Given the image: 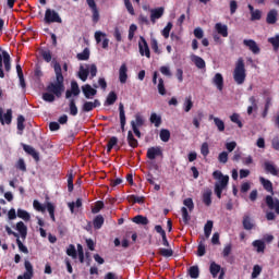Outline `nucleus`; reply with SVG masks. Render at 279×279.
Wrapping results in <instances>:
<instances>
[{"mask_svg":"<svg viewBox=\"0 0 279 279\" xmlns=\"http://www.w3.org/2000/svg\"><path fill=\"white\" fill-rule=\"evenodd\" d=\"M56 83H49L46 87L48 93H44L41 99L47 101L48 104H53L56 101V97H62V93H64V75H62V65L59 62H53Z\"/></svg>","mask_w":279,"mask_h":279,"instance_id":"1","label":"nucleus"},{"mask_svg":"<svg viewBox=\"0 0 279 279\" xmlns=\"http://www.w3.org/2000/svg\"><path fill=\"white\" fill-rule=\"evenodd\" d=\"M214 180H218L214 186V193L218 199H221V194L228 189V183L230 182L229 175H223L219 170L213 172Z\"/></svg>","mask_w":279,"mask_h":279,"instance_id":"2","label":"nucleus"},{"mask_svg":"<svg viewBox=\"0 0 279 279\" xmlns=\"http://www.w3.org/2000/svg\"><path fill=\"white\" fill-rule=\"evenodd\" d=\"M245 77H247V73L245 72V60L240 57L235 62V68L233 70V80L235 84L241 86V84H245Z\"/></svg>","mask_w":279,"mask_h":279,"instance_id":"3","label":"nucleus"},{"mask_svg":"<svg viewBox=\"0 0 279 279\" xmlns=\"http://www.w3.org/2000/svg\"><path fill=\"white\" fill-rule=\"evenodd\" d=\"M183 206L181 208V213H182V219L183 222L186 225H189V221H191V215H189V213H193V210H195V203H193V198L187 197L183 201Z\"/></svg>","mask_w":279,"mask_h":279,"instance_id":"4","label":"nucleus"},{"mask_svg":"<svg viewBox=\"0 0 279 279\" xmlns=\"http://www.w3.org/2000/svg\"><path fill=\"white\" fill-rule=\"evenodd\" d=\"M45 23L50 25V23H62V17L56 12V10L47 9L44 17Z\"/></svg>","mask_w":279,"mask_h":279,"instance_id":"5","label":"nucleus"},{"mask_svg":"<svg viewBox=\"0 0 279 279\" xmlns=\"http://www.w3.org/2000/svg\"><path fill=\"white\" fill-rule=\"evenodd\" d=\"M162 147L160 146L149 147L146 153V158H148V160H156V158H162Z\"/></svg>","mask_w":279,"mask_h":279,"instance_id":"6","label":"nucleus"},{"mask_svg":"<svg viewBox=\"0 0 279 279\" xmlns=\"http://www.w3.org/2000/svg\"><path fill=\"white\" fill-rule=\"evenodd\" d=\"M140 56H146L147 58H151V51L149 50V45L147 44V39L141 36L138 41Z\"/></svg>","mask_w":279,"mask_h":279,"instance_id":"7","label":"nucleus"},{"mask_svg":"<svg viewBox=\"0 0 279 279\" xmlns=\"http://www.w3.org/2000/svg\"><path fill=\"white\" fill-rule=\"evenodd\" d=\"M88 8L92 10V21L94 24L99 23V9L97 8V2L95 0H86Z\"/></svg>","mask_w":279,"mask_h":279,"instance_id":"8","label":"nucleus"},{"mask_svg":"<svg viewBox=\"0 0 279 279\" xmlns=\"http://www.w3.org/2000/svg\"><path fill=\"white\" fill-rule=\"evenodd\" d=\"M266 206H268L269 210H275L276 215H279V199L274 198L271 195H267L265 197Z\"/></svg>","mask_w":279,"mask_h":279,"instance_id":"9","label":"nucleus"},{"mask_svg":"<svg viewBox=\"0 0 279 279\" xmlns=\"http://www.w3.org/2000/svg\"><path fill=\"white\" fill-rule=\"evenodd\" d=\"M26 271L23 275L17 276V279H33L34 278V266L29 260L24 262Z\"/></svg>","mask_w":279,"mask_h":279,"instance_id":"10","label":"nucleus"},{"mask_svg":"<svg viewBox=\"0 0 279 279\" xmlns=\"http://www.w3.org/2000/svg\"><path fill=\"white\" fill-rule=\"evenodd\" d=\"M243 45L254 53V56H258L260 53V47H258V44L254 39H244Z\"/></svg>","mask_w":279,"mask_h":279,"instance_id":"11","label":"nucleus"},{"mask_svg":"<svg viewBox=\"0 0 279 279\" xmlns=\"http://www.w3.org/2000/svg\"><path fill=\"white\" fill-rule=\"evenodd\" d=\"M0 123L1 125H10L12 123V109H8L3 114V109L0 108Z\"/></svg>","mask_w":279,"mask_h":279,"instance_id":"12","label":"nucleus"},{"mask_svg":"<svg viewBox=\"0 0 279 279\" xmlns=\"http://www.w3.org/2000/svg\"><path fill=\"white\" fill-rule=\"evenodd\" d=\"M82 92L86 99H93L97 95V89L93 88L89 84L83 85Z\"/></svg>","mask_w":279,"mask_h":279,"instance_id":"13","label":"nucleus"},{"mask_svg":"<svg viewBox=\"0 0 279 279\" xmlns=\"http://www.w3.org/2000/svg\"><path fill=\"white\" fill-rule=\"evenodd\" d=\"M23 149L26 154H28V156H32L36 162L40 160V154L36 151L35 147L24 144Z\"/></svg>","mask_w":279,"mask_h":279,"instance_id":"14","label":"nucleus"},{"mask_svg":"<svg viewBox=\"0 0 279 279\" xmlns=\"http://www.w3.org/2000/svg\"><path fill=\"white\" fill-rule=\"evenodd\" d=\"M165 14V8L160 7L157 9L150 10V21L151 23H156L158 19H162V15Z\"/></svg>","mask_w":279,"mask_h":279,"instance_id":"15","label":"nucleus"},{"mask_svg":"<svg viewBox=\"0 0 279 279\" xmlns=\"http://www.w3.org/2000/svg\"><path fill=\"white\" fill-rule=\"evenodd\" d=\"M266 23L268 25H276L278 23V10L272 9L267 13Z\"/></svg>","mask_w":279,"mask_h":279,"instance_id":"16","label":"nucleus"},{"mask_svg":"<svg viewBox=\"0 0 279 279\" xmlns=\"http://www.w3.org/2000/svg\"><path fill=\"white\" fill-rule=\"evenodd\" d=\"M119 114H120L121 130L122 132H125L126 118H125V108L123 107V102L119 104Z\"/></svg>","mask_w":279,"mask_h":279,"instance_id":"17","label":"nucleus"},{"mask_svg":"<svg viewBox=\"0 0 279 279\" xmlns=\"http://www.w3.org/2000/svg\"><path fill=\"white\" fill-rule=\"evenodd\" d=\"M209 121H214L218 132H226V123L220 118H215V116H209Z\"/></svg>","mask_w":279,"mask_h":279,"instance_id":"18","label":"nucleus"},{"mask_svg":"<svg viewBox=\"0 0 279 279\" xmlns=\"http://www.w3.org/2000/svg\"><path fill=\"white\" fill-rule=\"evenodd\" d=\"M119 144V138L117 136H112L110 137V140L107 143V154H110V151H112V149H117V151H119V149H121V147L117 146Z\"/></svg>","mask_w":279,"mask_h":279,"instance_id":"19","label":"nucleus"},{"mask_svg":"<svg viewBox=\"0 0 279 279\" xmlns=\"http://www.w3.org/2000/svg\"><path fill=\"white\" fill-rule=\"evenodd\" d=\"M119 80L120 84H125V82H128V65L125 63H122L119 69Z\"/></svg>","mask_w":279,"mask_h":279,"instance_id":"20","label":"nucleus"},{"mask_svg":"<svg viewBox=\"0 0 279 279\" xmlns=\"http://www.w3.org/2000/svg\"><path fill=\"white\" fill-rule=\"evenodd\" d=\"M155 230L158 234H160L162 239V245H165V247H169V240H167V232L165 231V229H162V226L160 225L155 226Z\"/></svg>","mask_w":279,"mask_h":279,"instance_id":"21","label":"nucleus"},{"mask_svg":"<svg viewBox=\"0 0 279 279\" xmlns=\"http://www.w3.org/2000/svg\"><path fill=\"white\" fill-rule=\"evenodd\" d=\"M215 29L217 34L222 36V38H228V25L222 24V23H216Z\"/></svg>","mask_w":279,"mask_h":279,"instance_id":"22","label":"nucleus"},{"mask_svg":"<svg viewBox=\"0 0 279 279\" xmlns=\"http://www.w3.org/2000/svg\"><path fill=\"white\" fill-rule=\"evenodd\" d=\"M203 204H205V206H210L213 204V190L206 189L203 192Z\"/></svg>","mask_w":279,"mask_h":279,"instance_id":"23","label":"nucleus"},{"mask_svg":"<svg viewBox=\"0 0 279 279\" xmlns=\"http://www.w3.org/2000/svg\"><path fill=\"white\" fill-rule=\"evenodd\" d=\"M259 182L264 186L265 191H267V193H271V195H274V183H271V181L260 177Z\"/></svg>","mask_w":279,"mask_h":279,"instance_id":"24","label":"nucleus"},{"mask_svg":"<svg viewBox=\"0 0 279 279\" xmlns=\"http://www.w3.org/2000/svg\"><path fill=\"white\" fill-rule=\"evenodd\" d=\"M264 169L266 171V173H270V175H278V168H276V165L269 162V161H265L264 162Z\"/></svg>","mask_w":279,"mask_h":279,"instance_id":"25","label":"nucleus"},{"mask_svg":"<svg viewBox=\"0 0 279 279\" xmlns=\"http://www.w3.org/2000/svg\"><path fill=\"white\" fill-rule=\"evenodd\" d=\"M16 230L20 232L21 239L25 240L27 239V226H25L24 221H19L16 223Z\"/></svg>","mask_w":279,"mask_h":279,"instance_id":"26","label":"nucleus"},{"mask_svg":"<svg viewBox=\"0 0 279 279\" xmlns=\"http://www.w3.org/2000/svg\"><path fill=\"white\" fill-rule=\"evenodd\" d=\"M213 84H215L216 88L219 90H223V75H221V73H216L213 78Z\"/></svg>","mask_w":279,"mask_h":279,"instance_id":"27","label":"nucleus"},{"mask_svg":"<svg viewBox=\"0 0 279 279\" xmlns=\"http://www.w3.org/2000/svg\"><path fill=\"white\" fill-rule=\"evenodd\" d=\"M191 60H192V62H194V64L197 69H206V61H204L202 59V57L192 54Z\"/></svg>","mask_w":279,"mask_h":279,"instance_id":"28","label":"nucleus"},{"mask_svg":"<svg viewBox=\"0 0 279 279\" xmlns=\"http://www.w3.org/2000/svg\"><path fill=\"white\" fill-rule=\"evenodd\" d=\"M223 268H221V265L215 263V262H211L210 263V266H209V271L213 276V278H217V276H219L220 271L222 270Z\"/></svg>","mask_w":279,"mask_h":279,"instance_id":"29","label":"nucleus"},{"mask_svg":"<svg viewBox=\"0 0 279 279\" xmlns=\"http://www.w3.org/2000/svg\"><path fill=\"white\" fill-rule=\"evenodd\" d=\"M242 225L244 230H254V222L252 221V217L250 215H244Z\"/></svg>","mask_w":279,"mask_h":279,"instance_id":"30","label":"nucleus"},{"mask_svg":"<svg viewBox=\"0 0 279 279\" xmlns=\"http://www.w3.org/2000/svg\"><path fill=\"white\" fill-rule=\"evenodd\" d=\"M133 223H136L137 226H147L149 223V219L143 215H137L133 217L132 219Z\"/></svg>","mask_w":279,"mask_h":279,"instance_id":"31","label":"nucleus"},{"mask_svg":"<svg viewBox=\"0 0 279 279\" xmlns=\"http://www.w3.org/2000/svg\"><path fill=\"white\" fill-rule=\"evenodd\" d=\"M126 141L132 149H136V147H138V140L134 138V133H132V131L128 132Z\"/></svg>","mask_w":279,"mask_h":279,"instance_id":"32","label":"nucleus"},{"mask_svg":"<svg viewBox=\"0 0 279 279\" xmlns=\"http://www.w3.org/2000/svg\"><path fill=\"white\" fill-rule=\"evenodd\" d=\"M2 56H3L4 71H7V73H10L12 69V64L10 63V53H8V51H2Z\"/></svg>","mask_w":279,"mask_h":279,"instance_id":"33","label":"nucleus"},{"mask_svg":"<svg viewBox=\"0 0 279 279\" xmlns=\"http://www.w3.org/2000/svg\"><path fill=\"white\" fill-rule=\"evenodd\" d=\"M88 75H90V71L88 70V68H84L83 65L80 66L78 70V77L82 82H86V80H88Z\"/></svg>","mask_w":279,"mask_h":279,"instance_id":"34","label":"nucleus"},{"mask_svg":"<svg viewBox=\"0 0 279 279\" xmlns=\"http://www.w3.org/2000/svg\"><path fill=\"white\" fill-rule=\"evenodd\" d=\"M118 98L119 97L117 96V93L110 92L105 101V106H114V104H117Z\"/></svg>","mask_w":279,"mask_h":279,"instance_id":"35","label":"nucleus"},{"mask_svg":"<svg viewBox=\"0 0 279 279\" xmlns=\"http://www.w3.org/2000/svg\"><path fill=\"white\" fill-rule=\"evenodd\" d=\"M104 216L101 215H98L94 218V221H93V226L95 228V230H101V227L104 226Z\"/></svg>","mask_w":279,"mask_h":279,"instance_id":"36","label":"nucleus"},{"mask_svg":"<svg viewBox=\"0 0 279 279\" xmlns=\"http://www.w3.org/2000/svg\"><path fill=\"white\" fill-rule=\"evenodd\" d=\"M159 138L162 143H169V138H171V132L167 129H162L159 133Z\"/></svg>","mask_w":279,"mask_h":279,"instance_id":"37","label":"nucleus"},{"mask_svg":"<svg viewBox=\"0 0 279 279\" xmlns=\"http://www.w3.org/2000/svg\"><path fill=\"white\" fill-rule=\"evenodd\" d=\"M150 123L155 124V128H160L162 124V118L160 116H157L156 113L150 114L149 119Z\"/></svg>","mask_w":279,"mask_h":279,"instance_id":"38","label":"nucleus"},{"mask_svg":"<svg viewBox=\"0 0 279 279\" xmlns=\"http://www.w3.org/2000/svg\"><path fill=\"white\" fill-rule=\"evenodd\" d=\"M253 247H256V252L260 254V252H265V242L263 240H255L252 243Z\"/></svg>","mask_w":279,"mask_h":279,"instance_id":"39","label":"nucleus"},{"mask_svg":"<svg viewBox=\"0 0 279 279\" xmlns=\"http://www.w3.org/2000/svg\"><path fill=\"white\" fill-rule=\"evenodd\" d=\"M128 199L132 204H145V196L129 195Z\"/></svg>","mask_w":279,"mask_h":279,"instance_id":"40","label":"nucleus"},{"mask_svg":"<svg viewBox=\"0 0 279 279\" xmlns=\"http://www.w3.org/2000/svg\"><path fill=\"white\" fill-rule=\"evenodd\" d=\"M69 108H70V114L71 117H77V105L75 104V99H70L69 102Z\"/></svg>","mask_w":279,"mask_h":279,"instance_id":"41","label":"nucleus"},{"mask_svg":"<svg viewBox=\"0 0 279 279\" xmlns=\"http://www.w3.org/2000/svg\"><path fill=\"white\" fill-rule=\"evenodd\" d=\"M213 226H214L213 220H208V221L205 223L204 232H205L206 239H208V238L210 236V234H213Z\"/></svg>","mask_w":279,"mask_h":279,"instance_id":"42","label":"nucleus"},{"mask_svg":"<svg viewBox=\"0 0 279 279\" xmlns=\"http://www.w3.org/2000/svg\"><path fill=\"white\" fill-rule=\"evenodd\" d=\"M17 217L20 219H23V221H29V219H32L29 213H27V210L24 209H17Z\"/></svg>","mask_w":279,"mask_h":279,"instance_id":"43","label":"nucleus"},{"mask_svg":"<svg viewBox=\"0 0 279 279\" xmlns=\"http://www.w3.org/2000/svg\"><path fill=\"white\" fill-rule=\"evenodd\" d=\"M268 43L272 45L274 51L279 50V35H276L275 37L268 38Z\"/></svg>","mask_w":279,"mask_h":279,"instance_id":"44","label":"nucleus"},{"mask_svg":"<svg viewBox=\"0 0 279 279\" xmlns=\"http://www.w3.org/2000/svg\"><path fill=\"white\" fill-rule=\"evenodd\" d=\"M46 209L49 213L50 219L56 221V206H53L51 203H47Z\"/></svg>","mask_w":279,"mask_h":279,"instance_id":"45","label":"nucleus"},{"mask_svg":"<svg viewBox=\"0 0 279 279\" xmlns=\"http://www.w3.org/2000/svg\"><path fill=\"white\" fill-rule=\"evenodd\" d=\"M189 274H190V277L193 279L199 278V267L197 266L190 267Z\"/></svg>","mask_w":279,"mask_h":279,"instance_id":"46","label":"nucleus"},{"mask_svg":"<svg viewBox=\"0 0 279 279\" xmlns=\"http://www.w3.org/2000/svg\"><path fill=\"white\" fill-rule=\"evenodd\" d=\"M77 60H88L90 58V50L85 48L83 52L76 54Z\"/></svg>","mask_w":279,"mask_h":279,"instance_id":"47","label":"nucleus"},{"mask_svg":"<svg viewBox=\"0 0 279 279\" xmlns=\"http://www.w3.org/2000/svg\"><path fill=\"white\" fill-rule=\"evenodd\" d=\"M71 92L74 97H77L81 93L80 90V85L77 84V81H72L71 82Z\"/></svg>","mask_w":279,"mask_h":279,"instance_id":"48","label":"nucleus"},{"mask_svg":"<svg viewBox=\"0 0 279 279\" xmlns=\"http://www.w3.org/2000/svg\"><path fill=\"white\" fill-rule=\"evenodd\" d=\"M71 213H75V207L76 208H82V198H77L76 202H72L68 204Z\"/></svg>","mask_w":279,"mask_h":279,"instance_id":"49","label":"nucleus"},{"mask_svg":"<svg viewBox=\"0 0 279 279\" xmlns=\"http://www.w3.org/2000/svg\"><path fill=\"white\" fill-rule=\"evenodd\" d=\"M66 255L71 256L72 258H77V250H75V245H69V247L66 248Z\"/></svg>","mask_w":279,"mask_h":279,"instance_id":"50","label":"nucleus"},{"mask_svg":"<svg viewBox=\"0 0 279 279\" xmlns=\"http://www.w3.org/2000/svg\"><path fill=\"white\" fill-rule=\"evenodd\" d=\"M33 208L37 210V213H45V210H47V207L36 199L33 202Z\"/></svg>","mask_w":279,"mask_h":279,"instance_id":"51","label":"nucleus"},{"mask_svg":"<svg viewBox=\"0 0 279 279\" xmlns=\"http://www.w3.org/2000/svg\"><path fill=\"white\" fill-rule=\"evenodd\" d=\"M171 29H173V24L171 22H168V24L161 32L163 38H169V34H171Z\"/></svg>","mask_w":279,"mask_h":279,"instance_id":"52","label":"nucleus"},{"mask_svg":"<svg viewBox=\"0 0 279 279\" xmlns=\"http://www.w3.org/2000/svg\"><path fill=\"white\" fill-rule=\"evenodd\" d=\"M136 128H143L145 125V119H143V116L141 113L135 114V120H133Z\"/></svg>","mask_w":279,"mask_h":279,"instance_id":"53","label":"nucleus"},{"mask_svg":"<svg viewBox=\"0 0 279 279\" xmlns=\"http://www.w3.org/2000/svg\"><path fill=\"white\" fill-rule=\"evenodd\" d=\"M263 19V12L258 9L251 13V21H260Z\"/></svg>","mask_w":279,"mask_h":279,"instance_id":"54","label":"nucleus"},{"mask_svg":"<svg viewBox=\"0 0 279 279\" xmlns=\"http://www.w3.org/2000/svg\"><path fill=\"white\" fill-rule=\"evenodd\" d=\"M157 88H158L159 95H162V96L167 95V89L165 88V80L159 78Z\"/></svg>","mask_w":279,"mask_h":279,"instance_id":"55","label":"nucleus"},{"mask_svg":"<svg viewBox=\"0 0 279 279\" xmlns=\"http://www.w3.org/2000/svg\"><path fill=\"white\" fill-rule=\"evenodd\" d=\"M92 110H95V107L93 106V101H85L82 106V111L92 112Z\"/></svg>","mask_w":279,"mask_h":279,"instance_id":"56","label":"nucleus"},{"mask_svg":"<svg viewBox=\"0 0 279 279\" xmlns=\"http://www.w3.org/2000/svg\"><path fill=\"white\" fill-rule=\"evenodd\" d=\"M150 47L155 53L160 56L161 51L160 48H158V40H156V38L150 39Z\"/></svg>","mask_w":279,"mask_h":279,"instance_id":"57","label":"nucleus"},{"mask_svg":"<svg viewBox=\"0 0 279 279\" xmlns=\"http://www.w3.org/2000/svg\"><path fill=\"white\" fill-rule=\"evenodd\" d=\"M159 254L165 256V258H171L173 256V250L171 248H160Z\"/></svg>","mask_w":279,"mask_h":279,"instance_id":"58","label":"nucleus"},{"mask_svg":"<svg viewBox=\"0 0 279 279\" xmlns=\"http://www.w3.org/2000/svg\"><path fill=\"white\" fill-rule=\"evenodd\" d=\"M17 130L20 132H23V130H25V117L23 116L17 117Z\"/></svg>","mask_w":279,"mask_h":279,"instance_id":"59","label":"nucleus"},{"mask_svg":"<svg viewBox=\"0 0 279 279\" xmlns=\"http://www.w3.org/2000/svg\"><path fill=\"white\" fill-rule=\"evenodd\" d=\"M192 108H193V100L191 99V97L185 98L184 112H191Z\"/></svg>","mask_w":279,"mask_h":279,"instance_id":"60","label":"nucleus"},{"mask_svg":"<svg viewBox=\"0 0 279 279\" xmlns=\"http://www.w3.org/2000/svg\"><path fill=\"white\" fill-rule=\"evenodd\" d=\"M201 154L202 156H204V158H206V156H208V154H210V149L208 147V143L204 142L201 146Z\"/></svg>","mask_w":279,"mask_h":279,"instance_id":"61","label":"nucleus"},{"mask_svg":"<svg viewBox=\"0 0 279 279\" xmlns=\"http://www.w3.org/2000/svg\"><path fill=\"white\" fill-rule=\"evenodd\" d=\"M73 189H74V185H73V172L71 171L68 175V191L69 193H73Z\"/></svg>","mask_w":279,"mask_h":279,"instance_id":"62","label":"nucleus"},{"mask_svg":"<svg viewBox=\"0 0 279 279\" xmlns=\"http://www.w3.org/2000/svg\"><path fill=\"white\" fill-rule=\"evenodd\" d=\"M102 208H104V202L102 201H98V202H96L95 207L92 208V213L94 215H97V213H99Z\"/></svg>","mask_w":279,"mask_h":279,"instance_id":"63","label":"nucleus"},{"mask_svg":"<svg viewBox=\"0 0 279 279\" xmlns=\"http://www.w3.org/2000/svg\"><path fill=\"white\" fill-rule=\"evenodd\" d=\"M41 57L45 60V62H51V51L50 50H43L41 51Z\"/></svg>","mask_w":279,"mask_h":279,"instance_id":"64","label":"nucleus"}]
</instances>
